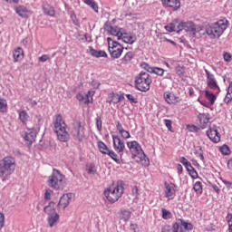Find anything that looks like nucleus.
<instances>
[{
    "label": "nucleus",
    "instance_id": "38",
    "mask_svg": "<svg viewBox=\"0 0 232 232\" xmlns=\"http://www.w3.org/2000/svg\"><path fill=\"white\" fill-rule=\"evenodd\" d=\"M161 213L162 218H164V220H169V218H173V215L169 212V210L166 208H161Z\"/></svg>",
    "mask_w": 232,
    "mask_h": 232
},
{
    "label": "nucleus",
    "instance_id": "9",
    "mask_svg": "<svg viewBox=\"0 0 232 232\" xmlns=\"http://www.w3.org/2000/svg\"><path fill=\"white\" fill-rule=\"evenodd\" d=\"M107 43L111 57H112V59H119V57L122 55V52H124V47L119 44V42L110 37L107 38Z\"/></svg>",
    "mask_w": 232,
    "mask_h": 232
},
{
    "label": "nucleus",
    "instance_id": "53",
    "mask_svg": "<svg viewBox=\"0 0 232 232\" xmlns=\"http://www.w3.org/2000/svg\"><path fill=\"white\" fill-rule=\"evenodd\" d=\"M223 58L226 63H231L232 55L229 53H224Z\"/></svg>",
    "mask_w": 232,
    "mask_h": 232
},
{
    "label": "nucleus",
    "instance_id": "51",
    "mask_svg": "<svg viewBox=\"0 0 232 232\" xmlns=\"http://www.w3.org/2000/svg\"><path fill=\"white\" fill-rule=\"evenodd\" d=\"M176 73L179 75V77H182L184 75V68L180 65H178L176 67Z\"/></svg>",
    "mask_w": 232,
    "mask_h": 232
},
{
    "label": "nucleus",
    "instance_id": "23",
    "mask_svg": "<svg viewBox=\"0 0 232 232\" xmlns=\"http://www.w3.org/2000/svg\"><path fill=\"white\" fill-rule=\"evenodd\" d=\"M43 12L45 15H49L50 17H55V8L48 3H44L43 5Z\"/></svg>",
    "mask_w": 232,
    "mask_h": 232
},
{
    "label": "nucleus",
    "instance_id": "36",
    "mask_svg": "<svg viewBox=\"0 0 232 232\" xmlns=\"http://www.w3.org/2000/svg\"><path fill=\"white\" fill-rule=\"evenodd\" d=\"M193 189L197 195H202V182L197 181L193 186Z\"/></svg>",
    "mask_w": 232,
    "mask_h": 232
},
{
    "label": "nucleus",
    "instance_id": "59",
    "mask_svg": "<svg viewBox=\"0 0 232 232\" xmlns=\"http://www.w3.org/2000/svg\"><path fill=\"white\" fill-rule=\"evenodd\" d=\"M131 193L134 198H139V188L137 187L132 188Z\"/></svg>",
    "mask_w": 232,
    "mask_h": 232
},
{
    "label": "nucleus",
    "instance_id": "60",
    "mask_svg": "<svg viewBox=\"0 0 232 232\" xmlns=\"http://www.w3.org/2000/svg\"><path fill=\"white\" fill-rule=\"evenodd\" d=\"M71 19H72L73 24H75V26H79V20L77 19V15L72 14Z\"/></svg>",
    "mask_w": 232,
    "mask_h": 232
},
{
    "label": "nucleus",
    "instance_id": "52",
    "mask_svg": "<svg viewBox=\"0 0 232 232\" xmlns=\"http://www.w3.org/2000/svg\"><path fill=\"white\" fill-rule=\"evenodd\" d=\"M187 128L188 131H194L198 133V131H200V128L197 127L196 125H187Z\"/></svg>",
    "mask_w": 232,
    "mask_h": 232
},
{
    "label": "nucleus",
    "instance_id": "64",
    "mask_svg": "<svg viewBox=\"0 0 232 232\" xmlns=\"http://www.w3.org/2000/svg\"><path fill=\"white\" fill-rule=\"evenodd\" d=\"M161 232H171V229L169 228V226H164L161 228Z\"/></svg>",
    "mask_w": 232,
    "mask_h": 232
},
{
    "label": "nucleus",
    "instance_id": "34",
    "mask_svg": "<svg viewBox=\"0 0 232 232\" xmlns=\"http://www.w3.org/2000/svg\"><path fill=\"white\" fill-rule=\"evenodd\" d=\"M98 148L101 153H102L103 155H107L110 151V149H108V146L105 145L103 141H98Z\"/></svg>",
    "mask_w": 232,
    "mask_h": 232
},
{
    "label": "nucleus",
    "instance_id": "29",
    "mask_svg": "<svg viewBox=\"0 0 232 232\" xmlns=\"http://www.w3.org/2000/svg\"><path fill=\"white\" fill-rule=\"evenodd\" d=\"M177 24H179L178 22H172L165 26V30H167V32H178L179 33L180 31H179V25H177Z\"/></svg>",
    "mask_w": 232,
    "mask_h": 232
},
{
    "label": "nucleus",
    "instance_id": "44",
    "mask_svg": "<svg viewBox=\"0 0 232 232\" xmlns=\"http://www.w3.org/2000/svg\"><path fill=\"white\" fill-rule=\"evenodd\" d=\"M164 69L160 67H154V72L152 73H155L156 75H159L160 77H162L164 75Z\"/></svg>",
    "mask_w": 232,
    "mask_h": 232
},
{
    "label": "nucleus",
    "instance_id": "35",
    "mask_svg": "<svg viewBox=\"0 0 232 232\" xmlns=\"http://www.w3.org/2000/svg\"><path fill=\"white\" fill-rule=\"evenodd\" d=\"M29 117L28 113L24 111L19 112V119L23 124H26V122H28Z\"/></svg>",
    "mask_w": 232,
    "mask_h": 232
},
{
    "label": "nucleus",
    "instance_id": "40",
    "mask_svg": "<svg viewBox=\"0 0 232 232\" xmlns=\"http://www.w3.org/2000/svg\"><path fill=\"white\" fill-rule=\"evenodd\" d=\"M107 155H109V157H111V159H112L114 162H117V163L121 162V160H119V156L112 150H109V151L107 152Z\"/></svg>",
    "mask_w": 232,
    "mask_h": 232
},
{
    "label": "nucleus",
    "instance_id": "61",
    "mask_svg": "<svg viewBox=\"0 0 232 232\" xmlns=\"http://www.w3.org/2000/svg\"><path fill=\"white\" fill-rule=\"evenodd\" d=\"M116 130L121 133V131H123L124 127H122V124L121 121H116Z\"/></svg>",
    "mask_w": 232,
    "mask_h": 232
},
{
    "label": "nucleus",
    "instance_id": "13",
    "mask_svg": "<svg viewBox=\"0 0 232 232\" xmlns=\"http://www.w3.org/2000/svg\"><path fill=\"white\" fill-rule=\"evenodd\" d=\"M112 142L115 151H117V153H120L121 157H122V153L124 152V150H126L124 140H121V137H119L118 135H112Z\"/></svg>",
    "mask_w": 232,
    "mask_h": 232
},
{
    "label": "nucleus",
    "instance_id": "56",
    "mask_svg": "<svg viewBox=\"0 0 232 232\" xmlns=\"http://www.w3.org/2000/svg\"><path fill=\"white\" fill-rule=\"evenodd\" d=\"M164 124L168 128L169 131H171V130H172V126H171L172 121H171V120H164Z\"/></svg>",
    "mask_w": 232,
    "mask_h": 232
},
{
    "label": "nucleus",
    "instance_id": "21",
    "mask_svg": "<svg viewBox=\"0 0 232 232\" xmlns=\"http://www.w3.org/2000/svg\"><path fill=\"white\" fill-rule=\"evenodd\" d=\"M121 39L123 41V43H126V44H133L137 41V37L135 35H131L123 29V33H121Z\"/></svg>",
    "mask_w": 232,
    "mask_h": 232
},
{
    "label": "nucleus",
    "instance_id": "14",
    "mask_svg": "<svg viewBox=\"0 0 232 232\" xmlns=\"http://www.w3.org/2000/svg\"><path fill=\"white\" fill-rule=\"evenodd\" d=\"M187 231H189L193 229V225L189 222L184 221L182 219H179V223H174L172 226V232H184V229Z\"/></svg>",
    "mask_w": 232,
    "mask_h": 232
},
{
    "label": "nucleus",
    "instance_id": "41",
    "mask_svg": "<svg viewBox=\"0 0 232 232\" xmlns=\"http://www.w3.org/2000/svg\"><path fill=\"white\" fill-rule=\"evenodd\" d=\"M95 124L98 131H102V118L101 116L95 118Z\"/></svg>",
    "mask_w": 232,
    "mask_h": 232
},
{
    "label": "nucleus",
    "instance_id": "8",
    "mask_svg": "<svg viewBox=\"0 0 232 232\" xmlns=\"http://www.w3.org/2000/svg\"><path fill=\"white\" fill-rule=\"evenodd\" d=\"M151 82V76H150V73L145 72H140L135 79L136 88L140 92H148Z\"/></svg>",
    "mask_w": 232,
    "mask_h": 232
},
{
    "label": "nucleus",
    "instance_id": "54",
    "mask_svg": "<svg viewBox=\"0 0 232 232\" xmlns=\"http://www.w3.org/2000/svg\"><path fill=\"white\" fill-rule=\"evenodd\" d=\"M5 227V214L0 212V231Z\"/></svg>",
    "mask_w": 232,
    "mask_h": 232
},
{
    "label": "nucleus",
    "instance_id": "37",
    "mask_svg": "<svg viewBox=\"0 0 232 232\" xmlns=\"http://www.w3.org/2000/svg\"><path fill=\"white\" fill-rule=\"evenodd\" d=\"M194 153L200 160H204V150H202V147H197Z\"/></svg>",
    "mask_w": 232,
    "mask_h": 232
},
{
    "label": "nucleus",
    "instance_id": "3",
    "mask_svg": "<svg viewBox=\"0 0 232 232\" xmlns=\"http://www.w3.org/2000/svg\"><path fill=\"white\" fill-rule=\"evenodd\" d=\"M53 125V131L56 133L58 140L61 142H68L70 140V132H68L66 122H64L61 114L55 115Z\"/></svg>",
    "mask_w": 232,
    "mask_h": 232
},
{
    "label": "nucleus",
    "instance_id": "5",
    "mask_svg": "<svg viewBox=\"0 0 232 232\" xmlns=\"http://www.w3.org/2000/svg\"><path fill=\"white\" fill-rule=\"evenodd\" d=\"M47 184L49 188L53 189H64V186H66V177H64L59 169H53L52 175L48 178Z\"/></svg>",
    "mask_w": 232,
    "mask_h": 232
},
{
    "label": "nucleus",
    "instance_id": "48",
    "mask_svg": "<svg viewBox=\"0 0 232 232\" xmlns=\"http://www.w3.org/2000/svg\"><path fill=\"white\" fill-rule=\"evenodd\" d=\"M120 135L122 137V139H130L131 134H130V131L123 130L120 132Z\"/></svg>",
    "mask_w": 232,
    "mask_h": 232
},
{
    "label": "nucleus",
    "instance_id": "39",
    "mask_svg": "<svg viewBox=\"0 0 232 232\" xmlns=\"http://www.w3.org/2000/svg\"><path fill=\"white\" fill-rule=\"evenodd\" d=\"M7 108H8V103L6 102V100L0 99V111L2 113H6Z\"/></svg>",
    "mask_w": 232,
    "mask_h": 232
},
{
    "label": "nucleus",
    "instance_id": "20",
    "mask_svg": "<svg viewBox=\"0 0 232 232\" xmlns=\"http://www.w3.org/2000/svg\"><path fill=\"white\" fill-rule=\"evenodd\" d=\"M71 199H72V194H63L60 198L58 207L63 208V209H65V208H68V206H70Z\"/></svg>",
    "mask_w": 232,
    "mask_h": 232
},
{
    "label": "nucleus",
    "instance_id": "6",
    "mask_svg": "<svg viewBox=\"0 0 232 232\" xmlns=\"http://www.w3.org/2000/svg\"><path fill=\"white\" fill-rule=\"evenodd\" d=\"M54 206V202H50L49 205L44 208V211L47 215L46 220L49 227H54V226H57L61 218V216L57 213Z\"/></svg>",
    "mask_w": 232,
    "mask_h": 232
},
{
    "label": "nucleus",
    "instance_id": "16",
    "mask_svg": "<svg viewBox=\"0 0 232 232\" xmlns=\"http://www.w3.org/2000/svg\"><path fill=\"white\" fill-rule=\"evenodd\" d=\"M175 188H177L175 183H165V197L168 198V200H172V198L175 197V194L177 193Z\"/></svg>",
    "mask_w": 232,
    "mask_h": 232
},
{
    "label": "nucleus",
    "instance_id": "4",
    "mask_svg": "<svg viewBox=\"0 0 232 232\" xmlns=\"http://www.w3.org/2000/svg\"><path fill=\"white\" fill-rule=\"evenodd\" d=\"M227 30V20H219L205 26V32L210 39H218Z\"/></svg>",
    "mask_w": 232,
    "mask_h": 232
},
{
    "label": "nucleus",
    "instance_id": "33",
    "mask_svg": "<svg viewBox=\"0 0 232 232\" xmlns=\"http://www.w3.org/2000/svg\"><path fill=\"white\" fill-rule=\"evenodd\" d=\"M76 98L80 102H83V104H90V98H88V94L79 92L76 94Z\"/></svg>",
    "mask_w": 232,
    "mask_h": 232
},
{
    "label": "nucleus",
    "instance_id": "19",
    "mask_svg": "<svg viewBox=\"0 0 232 232\" xmlns=\"http://www.w3.org/2000/svg\"><path fill=\"white\" fill-rule=\"evenodd\" d=\"M163 5L177 12L180 8V0H162Z\"/></svg>",
    "mask_w": 232,
    "mask_h": 232
},
{
    "label": "nucleus",
    "instance_id": "30",
    "mask_svg": "<svg viewBox=\"0 0 232 232\" xmlns=\"http://www.w3.org/2000/svg\"><path fill=\"white\" fill-rule=\"evenodd\" d=\"M90 53L92 57H108V53L104 51H97L95 49H91Z\"/></svg>",
    "mask_w": 232,
    "mask_h": 232
},
{
    "label": "nucleus",
    "instance_id": "55",
    "mask_svg": "<svg viewBox=\"0 0 232 232\" xmlns=\"http://www.w3.org/2000/svg\"><path fill=\"white\" fill-rule=\"evenodd\" d=\"M231 101H232V94L227 92V95H226V97H225V99H224V102H225L226 104H229V103L231 102Z\"/></svg>",
    "mask_w": 232,
    "mask_h": 232
},
{
    "label": "nucleus",
    "instance_id": "63",
    "mask_svg": "<svg viewBox=\"0 0 232 232\" xmlns=\"http://www.w3.org/2000/svg\"><path fill=\"white\" fill-rule=\"evenodd\" d=\"M226 220H227L228 226L232 225V214L231 213H227V215L226 217Z\"/></svg>",
    "mask_w": 232,
    "mask_h": 232
},
{
    "label": "nucleus",
    "instance_id": "45",
    "mask_svg": "<svg viewBox=\"0 0 232 232\" xmlns=\"http://www.w3.org/2000/svg\"><path fill=\"white\" fill-rule=\"evenodd\" d=\"M188 175L191 177V179H198V173L195 169V168L191 169L190 170H188Z\"/></svg>",
    "mask_w": 232,
    "mask_h": 232
},
{
    "label": "nucleus",
    "instance_id": "62",
    "mask_svg": "<svg viewBox=\"0 0 232 232\" xmlns=\"http://www.w3.org/2000/svg\"><path fill=\"white\" fill-rule=\"evenodd\" d=\"M76 39H78V41H88L86 34H77Z\"/></svg>",
    "mask_w": 232,
    "mask_h": 232
},
{
    "label": "nucleus",
    "instance_id": "15",
    "mask_svg": "<svg viewBox=\"0 0 232 232\" xmlns=\"http://www.w3.org/2000/svg\"><path fill=\"white\" fill-rule=\"evenodd\" d=\"M14 12L19 15V17H22V19H28V17L32 15V10L28 9V7L24 5L15 6Z\"/></svg>",
    "mask_w": 232,
    "mask_h": 232
},
{
    "label": "nucleus",
    "instance_id": "24",
    "mask_svg": "<svg viewBox=\"0 0 232 232\" xmlns=\"http://www.w3.org/2000/svg\"><path fill=\"white\" fill-rule=\"evenodd\" d=\"M23 57H24V51H23V48L17 47L16 49L14 50L13 52L14 63H19V61H21Z\"/></svg>",
    "mask_w": 232,
    "mask_h": 232
},
{
    "label": "nucleus",
    "instance_id": "7",
    "mask_svg": "<svg viewBox=\"0 0 232 232\" xmlns=\"http://www.w3.org/2000/svg\"><path fill=\"white\" fill-rule=\"evenodd\" d=\"M124 193V186L122 183H118L116 186H112L104 191V195L109 202H117L122 194Z\"/></svg>",
    "mask_w": 232,
    "mask_h": 232
},
{
    "label": "nucleus",
    "instance_id": "2",
    "mask_svg": "<svg viewBox=\"0 0 232 232\" xmlns=\"http://www.w3.org/2000/svg\"><path fill=\"white\" fill-rule=\"evenodd\" d=\"M15 168H17L15 158L7 156L0 160V179L3 181L8 180L10 175H13L14 171H15Z\"/></svg>",
    "mask_w": 232,
    "mask_h": 232
},
{
    "label": "nucleus",
    "instance_id": "49",
    "mask_svg": "<svg viewBox=\"0 0 232 232\" xmlns=\"http://www.w3.org/2000/svg\"><path fill=\"white\" fill-rule=\"evenodd\" d=\"M126 97L128 101H130V102H131L132 104H137V102H139V101H137V98H135L133 94H126Z\"/></svg>",
    "mask_w": 232,
    "mask_h": 232
},
{
    "label": "nucleus",
    "instance_id": "1",
    "mask_svg": "<svg viewBox=\"0 0 232 232\" xmlns=\"http://www.w3.org/2000/svg\"><path fill=\"white\" fill-rule=\"evenodd\" d=\"M127 147L129 148L130 151H131V159L135 160L138 158L137 162H140L142 166L148 168L150 166V158L146 156L144 150H142V146L137 140L128 141Z\"/></svg>",
    "mask_w": 232,
    "mask_h": 232
},
{
    "label": "nucleus",
    "instance_id": "26",
    "mask_svg": "<svg viewBox=\"0 0 232 232\" xmlns=\"http://www.w3.org/2000/svg\"><path fill=\"white\" fill-rule=\"evenodd\" d=\"M123 32H124V29L119 28L117 26H115V27L111 26L109 28V34L111 35H114L115 37H118L119 40H121V36L122 35Z\"/></svg>",
    "mask_w": 232,
    "mask_h": 232
},
{
    "label": "nucleus",
    "instance_id": "42",
    "mask_svg": "<svg viewBox=\"0 0 232 232\" xmlns=\"http://www.w3.org/2000/svg\"><path fill=\"white\" fill-rule=\"evenodd\" d=\"M141 68L143 70H146V72H149V73H153L155 67H152L151 65L148 64L147 63H142L140 64Z\"/></svg>",
    "mask_w": 232,
    "mask_h": 232
},
{
    "label": "nucleus",
    "instance_id": "17",
    "mask_svg": "<svg viewBox=\"0 0 232 232\" xmlns=\"http://www.w3.org/2000/svg\"><path fill=\"white\" fill-rule=\"evenodd\" d=\"M207 135L208 139L212 140V142H215V144L218 143V141L220 140V132H218V130H217L216 127L209 128L207 130Z\"/></svg>",
    "mask_w": 232,
    "mask_h": 232
},
{
    "label": "nucleus",
    "instance_id": "57",
    "mask_svg": "<svg viewBox=\"0 0 232 232\" xmlns=\"http://www.w3.org/2000/svg\"><path fill=\"white\" fill-rule=\"evenodd\" d=\"M40 63H46V61H50V56L48 54H44L39 57Z\"/></svg>",
    "mask_w": 232,
    "mask_h": 232
},
{
    "label": "nucleus",
    "instance_id": "43",
    "mask_svg": "<svg viewBox=\"0 0 232 232\" xmlns=\"http://www.w3.org/2000/svg\"><path fill=\"white\" fill-rule=\"evenodd\" d=\"M219 151L223 154V155H229L231 153V150L229 149V146L227 145H222L219 148Z\"/></svg>",
    "mask_w": 232,
    "mask_h": 232
},
{
    "label": "nucleus",
    "instance_id": "28",
    "mask_svg": "<svg viewBox=\"0 0 232 232\" xmlns=\"http://www.w3.org/2000/svg\"><path fill=\"white\" fill-rule=\"evenodd\" d=\"M120 218L121 220H124V222H128L131 218V211L128 209L120 210Z\"/></svg>",
    "mask_w": 232,
    "mask_h": 232
},
{
    "label": "nucleus",
    "instance_id": "47",
    "mask_svg": "<svg viewBox=\"0 0 232 232\" xmlns=\"http://www.w3.org/2000/svg\"><path fill=\"white\" fill-rule=\"evenodd\" d=\"M96 14H99V5L96 4L95 1H92L88 5Z\"/></svg>",
    "mask_w": 232,
    "mask_h": 232
},
{
    "label": "nucleus",
    "instance_id": "58",
    "mask_svg": "<svg viewBox=\"0 0 232 232\" xmlns=\"http://www.w3.org/2000/svg\"><path fill=\"white\" fill-rule=\"evenodd\" d=\"M220 180L223 182V184H225V186H226V188L227 189H231L232 188V182L227 181V180H226L224 179H220Z\"/></svg>",
    "mask_w": 232,
    "mask_h": 232
},
{
    "label": "nucleus",
    "instance_id": "11",
    "mask_svg": "<svg viewBox=\"0 0 232 232\" xmlns=\"http://www.w3.org/2000/svg\"><path fill=\"white\" fill-rule=\"evenodd\" d=\"M182 30H185V32H189L192 37H197V32H200L202 29L200 27L196 28L195 24L188 21L181 22L178 24V32H182Z\"/></svg>",
    "mask_w": 232,
    "mask_h": 232
},
{
    "label": "nucleus",
    "instance_id": "31",
    "mask_svg": "<svg viewBox=\"0 0 232 232\" xmlns=\"http://www.w3.org/2000/svg\"><path fill=\"white\" fill-rule=\"evenodd\" d=\"M122 99H124L123 95H119L115 92L111 93V102L113 104H119Z\"/></svg>",
    "mask_w": 232,
    "mask_h": 232
},
{
    "label": "nucleus",
    "instance_id": "25",
    "mask_svg": "<svg viewBox=\"0 0 232 232\" xmlns=\"http://www.w3.org/2000/svg\"><path fill=\"white\" fill-rule=\"evenodd\" d=\"M198 119L199 120L201 128L204 129L208 126V123L209 122L211 118L209 117L208 113H199Z\"/></svg>",
    "mask_w": 232,
    "mask_h": 232
},
{
    "label": "nucleus",
    "instance_id": "27",
    "mask_svg": "<svg viewBox=\"0 0 232 232\" xmlns=\"http://www.w3.org/2000/svg\"><path fill=\"white\" fill-rule=\"evenodd\" d=\"M135 58V53L134 52H128L126 54L121 58V63L122 64H130L131 61Z\"/></svg>",
    "mask_w": 232,
    "mask_h": 232
},
{
    "label": "nucleus",
    "instance_id": "46",
    "mask_svg": "<svg viewBox=\"0 0 232 232\" xmlns=\"http://www.w3.org/2000/svg\"><path fill=\"white\" fill-rule=\"evenodd\" d=\"M52 195H53V190L46 189L44 194L45 200H52Z\"/></svg>",
    "mask_w": 232,
    "mask_h": 232
},
{
    "label": "nucleus",
    "instance_id": "32",
    "mask_svg": "<svg viewBox=\"0 0 232 232\" xmlns=\"http://www.w3.org/2000/svg\"><path fill=\"white\" fill-rule=\"evenodd\" d=\"M205 97L208 99V101H209L211 106L215 104V101H217V95H215V93L209 91H206Z\"/></svg>",
    "mask_w": 232,
    "mask_h": 232
},
{
    "label": "nucleus",
    "instance_id": "22",
    "mask_svg": "<svg viewBox=\"0 0 232 232\" xmlns=\"http://www.w3.org/2000/svg\"><path fill=\"white\" fill-rule=\"evenodd\" d=\"M37 138V130L35 129H30L28 131L25 133L24 136V140H27V142H35V139Z\"/></svg>",
    "mask_w": 232,
    "mask_h": 232
},
{
    "label": "nucleus",
    "instance_id": "18",
    "mask_svg": "<svg viewBox=\"0 0 232 232\" xmlns=\"http://www.w3.org/2000/svg\"><path fill=\"white\" fill-rule=\"evenodd\" d=\"M163 97L168 104H177V102H180L179 97H177L173 92H165Z\"/></svg>",
    "mask_w": 232,
    "mask_h": 232
},
{
    "label": "nucleus",
    "instance_id": "12",
    "mask_svg": "<svg viewBox=\"0 0 232 232\" xmlns=\"http://www.w3.org/2000/svg\"><path fill=\"white\" fill-rule=\"evenodd\" d=\"M207 77V86L218 93L220 92V86H218V82H217V78H215V74L211 73L208 69H204Z\"/></svg>",
    "mask_w": 232,
    "mask_h": 232
},
{
    "label": "nucleus",
    "instance_id": "50",
    "mask_svg": "<svg viewBox=\"0 0 232 232\" xmlns=\"http://www.w3.org/2000/svg\"><path fill=\"white\" fill-rule=\"evenodd\" d=\"M87 172L89 173V175H95V173H97V170L95 169V165L91 164L87 169Z\"/></svg>",
    "mask_w": 232,
    "mask_h": 232
},
{
    "label": "nucleus",
    "instance_id": "10",
    "mask_svg": "<svg viewBox=\"0 0 232 232\" xmlns=\"http://www.w3.org/2000/svg\"><path fill=\"white\" fill-rule=\"evenodd\" d=\"M71 133L74 140H78V142H82V140H84L86 134L84 132V125H82L81 121H76L72 123Z\"/></svg>",
    "mask_w": 232,
    "mask_h": 232
}]
</instances>
